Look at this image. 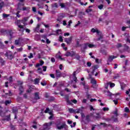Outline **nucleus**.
Instances as JSON below:
<instances>
[{"label": "nucleus", "instance_id": "f257e3e1", "mask_svg": "<svg viewBox=\"0 0 130 130\" xmlns=\"http://www.w3.org/2000/svg\"><path fill=\"white\" fill-rule=\"evenodd\" d=\"M5 56L6 57H7L8 59L10 60H12V59H14V57H15V55L13 54L11 51H7L5 54Z\"/></svg>", "mask_w": 130, "mask_h": 130}, {"label": "nucleus", "instance_id": "5fc2aeb1", "mask_svg": "<svg viewBox=\"0 0 130 130\" xmlns=\"http://www.w3.org/2000/svg\"><path fill=\"white\" fill-rule=\"evenodd\" d=\"M124 88H125V84H121V90H124Z\"/></svg>", "mask_w": 130, "mask_h": 130}, {"label": "nucleus", "instance_id": "338daca9", "mask_svg": "<svg viewBox=\"0 0 130 130\" xmlns=\"http://www.w3.org/2000/svg\"><path fill=\"white\" fill-rule=\"evenodd\" d=\"M51 62H55V59L53 57H52L51 58Z\"/></svg>", "mask_w": 130, "mask_h": 130}, {"label": "nucleus", "instance_id": "e433bc0d", "mask_svg": "<svg viewBox=\"0 0 130 130\" xmlns=\"http://www.w3.org/2000/svg\"><path fill=\"white\" fill-rule=\"evenodd\" d=\"M52 8H58V5L57 4V3H54L52 5Z\"/></svg>", "mask_w": 130, "mask_h": 130}, {"label": "nucleus", "instance_id": "dca6fc26", "mask_svg": "<svg viewBox=\"0 0 130 130\" xmlns=\"http://www.w3.org/2000/svg\"><path fill=\"white\" fill-rule=\"evenodd\" d=\"M18 28H20V29H18V31L19 32H24L25 28H24V26L22 25H17Z\"/></svg>", "mask_w": 130, "mask_h": 130}, {"label": "nucleus", "instance_id": "ea45409f", "mask_svg": "<svg viewBox=\"0 0 130 130\" xmlns=\"http://www.w3.org/2000/svg\"><path fill=\"white\" fill-rule=\"evenodd\" d=\"M29 9H30V7H23L22 10L23 11H29Z\"/></svg>", "mask_w": 130, "mask_h": 130}, {"label": "nucleus", "instance_id": "c03bdc74", "mask_svg": "<svg viewBox=\"0 0 130 130\" xmlns=\"http://www.w3.org/2000/svg\"><path fill=\"white\" fill-rule=\"evenodd\" d=\"M17 83H18V86H23V85H23V81H18Z\"/></svg>", "mask_w": 130, "mask_h": 130}, {"label": "nucleus", "instance_id": "473e14b6", "mask_svg": "<svg viewBox=\"0 0 130 130\" xmlns=\"http://www.w3.org/2000/svg\"><path fill=\"white\" fill-rule=\"evenodd\" d=\"M0 32L1 33H2V34H4V33H6L7 34V32H8V30H6L4 28H2L1 30H0Z\"/></svg>", "mask_w": 130, "mask_h": 130}, {"label": "nucleus", "instance_id": "9b49d317", "mask_svg": "<svg viewBox=\"0 0 130 130\" xmlns=\"http://www.w3.org/2000/svg\"><path fill=\"white\" fill-rule=\"evenodd\" d=\"M53 123H54V121H51L49 123H45L44 124V127L47 128V129H48V127L51 126Z\"/></svg>", "mask_w": 130, "mask_h": 130}, {"label": "nucleus", "instance_id": "2eb2a0df", "mask_svg": "<svg viewBox=\"0 0 130 130\" xmlns=\"http://www.w3.org/2000/svg\"><path fill=\"white\" fill-rule=\"evenodd\" d=\"M99 68V66L98 65H94L92 66V71L91 72V75H94V73H95V71L97 70Z\"/></svg>", "mask_w": 130, "mask_h": 130}, {"label": "nucleus", "instance_id": "a18cd8bd", "mask_svg": "<svg viewBox=\"0 0 130 130\" xmlns=\"http://www.w3.org/2000/svg\"><path fill=\"white\" fill-rule=\"evenodd\" d=\"M122 47V45L121 44V43H118L116 45L117 48H119Z\"/></svg>", "mask_w": 130, "mask_h": 130}, {"label": "nucleus", "instance_id": "aec40b11", "mask_svg": "<svg viewBox=\"0 0 130 130\" xmlns=\"http://www.w3.org/2000/svg\"><path fill=\"white\" fill-rule=\"evenodd\" d=\"M0 63H1L2 67L6 64V61L2 57H0Z\"/></svg>", "mask_w": 130, "mask_h": 130}, {"label": "nucleus", "instance_id": "4468645a", "mask_svg": "<svg viewBox=\"0 0 130 130\" xmlns=\"http://www.w3.org/2000/svg\"><path fill=\"white\" fill-rule=\"evenodd\" d=\"M68 125L66 124V122L62 123V125L60 126H57L58 129H62V128H67Z\"/></svg>", "mask_w": 130, "mask_h": 130}, {"label": "nucleus", "instance_id": "4be33fe9", "mask_svg": "<svg viewBox=\"0 0 130 130\" xmlns=\"http://www.w3.org/2000/svg\"><path fill=\"white\" fill-rule=\"evenodd\" d=\"M91 32H92V33H96V34H99V33H100V31L95 28H92L91 30Z\"/></svg>", "mask_w": 130, "mask_h": 130}, {"label": "nucleus", "instance_id": "de8ad7c7", "mask_svg": "<svg viewBox=\"0 0 130 130\" xmlns=\"http://www.w3.org/2000/svg\"><path fill=\"white\" fill-rule=\"evenodd\" d=\"M124 111L127 113H128V112H129V109H128L127 107H125L124 109Z\"/></svg>", "mask_w": 130, "mask_h": 130}, {"label": "nucleus", "instance_id": "f8f14e48", "mask_svg": "<svg viewBox=\"0 0 130 130\" xmlns=\"http://www.w3.org/2000/svg\"><path fill=\"white\" fill-rule=\"evenodd\" d=\"M66 56H74L75 55H76V53L74 51H72L71 52H67L66 54H65Z\"/></svg>", "mask_w": 130, "mask_h": 130}, {"label": "nucleus", "instance_id": "680f3d73", "mask_svg": "<svg viewBox=\"0 0 130 130\" xmlns=\"http://www.w3.org/2000/svg\"><path fill=\"white\" fill-rule=\"evenodd\" d=\"M41 85H42V86H46L47 83L46 82L44 81L43 82H41Z\"/></svg>", "mask_w": 130, "mask_h": 130}, {"label": "nucleus", "instance_id": "0e129e2a", "mask_svg": "<svg viewBox=\"0 0 130 130\" xmlns=\"http://www.w3.org/2000/svg\"><path fill=\"white\" fill-rule=\"evenodd\" d=\"M87 67H90L92 66V63H91V62H87Z\"/></svg>", "mask_w": 130, "mask_h": 130}, {"label": "nucleus", "instance_id": "5701e85b", "mask_svg": "<svg viewBox=\"0 0 130 130\" xmlns=\"http://www.w3.org/2000/svg\"><path fill=\"white\" fill-rule=\"evenodd\" d=\"M35 85H39V82H40V78H36L34 80Z\"/></svg>", "mask_w": 130, "mask_h": 130}, {"label": "nucleus", "instance_id": "2f4dec72", "mask_svg": "<svg viewBox=\"0 0 130 130\" xmlns=\"http://www.w3.org/2000/svg\"><path fill=\"white\" fill-rule=\"evenodd\" d=\"M96 116H94V118H96V119H98L99 118H101V116H100V114L99 113H96Z\"/></svg>", "mask_w": 130, "mask_h": 130}, {"label": "nucleus", "instance_id": "412c9836", "mask_svg": "<svg viewBox=\"0 0 130 130\" xmlns=\"http://www.w3.org/2000/svg\"><path fill=\"white\" fill-rule=\"evenodd\" d=\"M22 40L21 38H19L18 40H15V45H19L20 44V41Z\"/></svg>", "mask_w": 130, "mask_h": 130}, {"label": "nucleus", "instance_id": "ddd939ff", "mask_svg": "<svg viewBox=\"0 0 130 130\" xmlns=\"http://www.w3.org/2000/svg\"><path fill=\"white\" fill-rule=\"evenodd\" d=\"M25 4L24 3H19L18 4V5H17V10H19V11H22V9L23 8V7H24Z\"/></svg>", "mask_w": 130, "mask_h": 130}, {"label": "nucleus", "instance_id": "a19ab883", "mask_svg": "<svg viewBox=\"0 0 130 130\" xmlns=\"http://www.w3.org/2000/svg\"><path fill=\"white\" fill-rule=\"evenodd\" d=\"M98 8L99 9V10H102V9L104 8V5H103V4H101V5H99L98 6Z\"/></svg>", "mask_w": 130, "mask_h": 130}, {"label": "nucleus", "instance_id": "423d86ee", "mask_svg": "<svg viewBox=\"0 0 130 130\" xmlns=\"http://www.w3.org/2000/svg\"><path fill=\"white\" fill-rule=\"evenodd\" d=\"M65 17L66 15H64V14H60L57 19V22H58V23H60V22H61V21L62 20V19Z\"/></svg>", "mask_w": 130, "mask_h": 130}, {"label": "nucleus", "instance_id": "3c124183", "mask_svg": "<svg viewBox=\"0 0 130 130\" xmlns=\"http://www.w3.org/2000/svg\"><path fill=\"white\" fill-rule=\"evenodd\" d=\"M59 41H60V42H63V39H62V37H61V36H60L59 37Z\"/></svg>", "mask_w": 130, "mask_h": 130}, {"label": "nucleus", "instance_id": "393cba45", "mask_svg": "<svg viewBox=\"0 0 130 130\" xmlns=\"http://www.w3.org/2000/svg\"><path fill=\"white\" fill-rule=\"evenodd\" d=\"M0 48L1 49H5L6 48V46L4 45V43L2 41H0Z\"/></svg>", "mask_w": 130, "mask_h": 130}, {"label": "nucleus", "instance_id": "6ab92c4d", "mask_svg": "<svg viewBox=\"0 0 130 130\" xmlns=\"http://www.w3.org/2000/svg\"><path fill=\"white\" fill-rule=\"evenodd\" d=\"M76 71H74L73 75V80L74 82H75V83H77V81H78V78H77V76L76 75Z\"/></svg>", "mask_w": 130, "mask_h": 130}, {"label": "nucleus", "instance_id": "603ef678", "mask_svg": "<svg viewBox=\"0 0 130 130\" xmlns=\"http://www.w3.org/2000/svg\"><path fill=\"white\" fill-rule=\"evenodd\" d=\"M37 71H39V74H42V69H41V68H39Z\"/></svg>", "mask_w": 130, "mask_h": 130}, {"label": "nucleus", "instance_id": "c9c22d12", "mask_svg": "<svg viewBox=\"0 0 130 130\" xmlns=\"http://www.w3.org/2000/svg\"><path fill=\"white\" fill-rule=\"evenodd\" d=\"M66 102L68 103V104H69V105H72V102L70 101V100L69 99V98H66Z\"/></svg>", "mask_w": 130, "mask_h": 130}, {"label": "nucleus", "instance_id": "58836bf2", "mask_svg": "<svg viewBox=\"0 0 130 130\" xmlns=\"http://www.w3.org/2000/svg\"><path fill=\"white\" fill-rule=\"evenodd\" d=\"M80 46H82V45L80 44V41H77L76 47H80Z\"/></svg>", "mask_w": 130, "mask_h": 130}, {"label": "nucleus", "instance_id": "f03ea898", "mask_svg": "<svg viewBox=\"0 0 130 130\" xmlns=\"http://www.w3.org/2000/svg\"><path fill=\"white\" fill-rule=\"evenodd\" d=\"M81 51L82 53H85L86 52V49L88 48V43H84L81 45Z\"/></svg>", "mask_w": 130, "mask_h": 130}, {"label": "nucleus", "instance_id": "cd10ccee", "mask_svg": "<svg viewBox=\"0 0 130 130\" xmlns=\"http://www.w3.org/2000/svg\"><path fill=\"white\" fill-rule=\"evenodd\" d=\"M69 111L70 113H76V110H74L73 108H69Z\"/></svg>", "mask_w": 130, "mask_h": 130}, {"label": "nucleus", "instance_id": "7c9ffc66", "mask_svg": "<svg viewBox=\"0 0 130 130\" xmlns=\"http://www.w3.org/2000/svg\"><path fill=\"white\" fill-rule=\"evenodd\" d=\"M8 17H10V14H5V13L3 14V19H6V18H8Z\"/></svg>", "mask_w": 130, "mask_h": 130}, {"label": "nucleus", "instance_id": "79ce46f5", "mask_svg": "<svg viewBox=\"0 0 130 130\" xmlns=\"http://www.w3.org/2000/svg\"><path fill=\"white\" fill-rule=\"evenodd\" d=\"M119 75L118 74H115L113 76L114 79H118L119 78Z\"/></svg>", "mask_w": 130, "mask_h": 130}, {"label": "nucleus", "instance_id": "f3484780", "mask_svg": "<svg viewBox=\"0 0 130 130\" xmlns=\"http://www.w3.org/2000/svg\"><path fill=\"white\" fill-rule=\"evenodd\" d=\"M19 90L20 91L19 95H22V94H23V93L24 92V86H19Z\"/></svg>", "mask_w": 130, "mask_h": 130}, {"label": "nucleus", "instance_id": "864d4df0", "mask_svg": "<svg viewBox=\"0 0 130 130\" xmlns=\"http://www.w3.org/2000/svg\"><path fill=\"white\" fill-rule=\"evenodd\" d=\"M10 128L11 130H15L16 128L15 127V126H14V125L11 124L10 125Z\"/></svg>", "mask_w": 130, "mask_h": 130}, {"label": "nucleus", "instance_id": "69168bd1", "mask_svg": "<svg viewBox=\"0 0 130 130\" xmlns=\"http://www.w3.org/2000/svg\"><path fill=\"white\" fill-rule=\"evenodd\" d=\"M103 110H104V111H108V110H109V108L104 107V108H103Z\"/></svg>", "mask_w": 130, "mask_h": 130}, {"label": "nucleus", "instance_id": "4d7b16f0", "mask_svg": "<svg viewBox=\"0 0 130 130\" xmlns=\"http://www.w3.org/2000/svg\"><path fill=\"white\" fill-rule=\"evenodd\" d=\"M16 16L18 17V18H20L21 16L20 15V11H18L16 13Z\"/></svg>", "mask_w": 130, "mask_h": 130}, {"label": "nucleus", "instance_id": "09e8293b", "mask_svg": "<svg viewBox=\"0 0 130 130\" xmlns=\"http://www.w3.org/2000/svg\"><path fill=\"white\" fill-rule=\"evenodd\" d=\"M29 19V17H24L22 20H23L24 22L26 23L27 21Z\"/></svg>", "mask_w": 130, "mask_h": 130}, {"label": "nucleus", "instance_id": "1a4fd4ad", "mask_svg": "<svg viewBox=\"0 0 130 130\" xmlns=\"http://www.w3.org/2000/svg\"><path fill=\"white\" fill-rule=\"evenodd\" d=\"M114 58H117V56L114 55L109 56L107 60V62H111V61H112Z\"/></svg>", "mask_w": 130, "mask_h": 130}, {"label": "nucleus", "instance_id": "7ed1b4c3", "mask_svg": "<svg viewBox=\"0 0 130 130\" xmlns=\"http://www.w3.org/2000/svg\"><path fill=\"white\" fill-rule=\"evenodd\" d=\"M16 33V30L14 29L7 30V34L9 35L11 38H13V35Z\"/></svg>", "mask_w": 130, "mask_h": 130}, {"label": "nucleus", "instance_id": "8fccbe9b", "mask_svg": "<svg viewBox=\"0 0 130 130\" xmlns=\"http://www.w3.org/2000/svg\"><path fill=\"white\" fill-rule=\"evenodd\" d=\"M60 6L61 7V9H63V8H66V5L63 3L60 4Z\"/></svg>", "mask_w": 130, "mask_h": 130}, {"label": "nucleus", "instance_id": "bb28decb", "mask_svg": "<svg viewBox=\"0 0 130 130\" xmlns=\"http://www.w3.org/2000/svg\"><path fill=\"white\" fill-rule=\"evenodd\" d=\"M20 22L22 23V24H23L24 25H25L26 23L25 22V21H24L23 19L22 20H17V25H19V24H20Z\"/></svg>", "mask_w": 130, "mask_h": 130}, {"label": "nucleus", "instance_id": "13d9d810", "mask_svg": "<svg viewBox=\"0 0 130 130\" xmlns=\"http://www.w3.org/2000/svg\"><path fill=\"white\" fill-rule=\"evenodd\" d=\"M17 51L18 52H21V51H23V48H17Z\"/></svg>", "mask_w": 130, "mask_h": 130}, {"label": "nucleus", "instance_id": "6e6d98bb", "mask_svg": "<svg viewBox=\"0 0 130 130\" xmlns=\"http://www.w3.org/2000/svg\"><path fill=\"white\" fill-rule=\"evenodd\" d=\"M28 58H33V53H30L29 56H28Z\"/></svg>", "mask_w": 130, "mask_h": 130}, {"label": "nucleus", "instance_id": "a878e982", "mask_svg": "<svg viewBox=\"0 0 130 130\" xmlns=\"http://www.w3.org/2000/svg\"><path fill=\"white\" fill-rule=\"evenodd\" d=\"M12 103V100H6L5 102V104L7 106L9 105V104H11Z\"/></svg>", "mask_w": 130, "mask_h": 130}, {"label": "nucleus", "instance_id": "c85d7f7f", "mask_svg": "<svg viewBox=\"0 0 130 130\" xmlns=\"http://www.w3.org/2000/svg\"><path fill=\"white\" fill-rule=\"evenodd\" d=\"M55 99L53 96H49V99L48 100V101L49 102H51V101H54V100Z\"/></svg>", "mask_w": 130, "mask_h": 130}, {"label": "nucleus", "instance_id": "b1692460", "mask_svg": "<svg viewBox=\"0 0 130 130\" xmlns=\"http://www.w3.org/2000/svg\"><path fill=\"white\" fill-rule=\"evenodd\" d=\"M0 116H2V117H5V116H6V112H4L3 110H0Z\"/></svg>", "mask_w": 130, "mask_h": 130}, {"label": "nucleus", "instance_id": "20e7f679", "mask_svg": "<svg viewBox=\"0 0 130 130\" xmlns=\"http://www.w3.org/2000/svg\"><path fill=\"white\" fill-rule=\"evenodd\" d=\"M72 40H73V37L64 39V42H66V43L69 45L72 43Z\"/></svg>", "mask_w": 130, "mask_h": 130}, {"label": "nucleus", "instance_id": "39448f33", "mask_svg": "<svg viewBox=\"0 0 130 130\" xmlns=\"http://www.w3.org/2000/svg\"><path fill=\"white\" fill-rule=\"evenodd\" d=\"M5 118L1 119V121H10L11 120V115L9 114L8 116H5Z\"/></svg>", "mask_w": 130, "mask_h": 130}, {"label": "nucleus", "instance_id": "9d476101", "mask_svg": "<svg viewBox=\"0 0 130 130\" xmlns=\"http://www.w3.org/2000/svg\"><path fill=\"white\" fill-rule=\"evenodd\" d=\"M90 83L92 84V86H94L93 88H95V87H96V85L97 84V81H96L94 78L90 77Z\"/></svg>", "mask_w": 130, "mask_h": 130}, {"label": "nucleus", "instance_id": "a211bd4d", "mask_svg": "<svg viewBox=\"0 0 130 130\" xmlns=\"http://www.w3.org/2000/svg\"><path fill=\"white\" fill-rule=\"evenodd\" d=\"M44 64V61L41 60L40 61V63H38L36 65V68H39V67H40V66H43Z\"/></svg>", "mask_w": 130, "mask_h": 130}, {"label": "nucleus", "instance_id": "49530a36", "mask_svg": "<svg viewBox=\"0 0 130 130\" xmlns=\"http://www.w3.org/2000/svg\"><path fill=\"white\" fill-rule=\"evenodd\" d=\"M39 28H40V24H38L36 27L35 28V30L37 31V30H39Z\"/></svg>", "mask_w": 130, "mask_h": 130}, {"label": "nucleus", "instance_id": "37998d69", "mask_svg": "<svg viewBox=\"0 0 130 130\" xmlns=\"http://www.w3.org/2000/svg\"><path fill=\"white\" fill-rule=\"evenodd\" d=\"M75 58L77 60H80V58H81V56L79 54H76L75 55Z\"/></svg>", "mask_w": 130, "mask_h": 130}, {"label": "nucleus", "instance_id": "4c0bfd02", "mask_svg": "<svg viewBox=\"0 0 130 130\" xmlns=\"http://www.w3.org/2000/svg\"><path fill=\"white\" fill-rule=\"evenodd\" d=\"M112 119H113L114 122H117V121H118V119H117V118L114 117V116H113L112 117Z\"/></svg>", "mask_w": 130, "mask_h": 130}, {"label": "nucleus", "instance_id": "72a5a7b5", "mask_svg": "<svg viewBox=\"0 0 130 130\" xmlns=\"http://www.w3.org/2000/svg\"><path fill=\"white\" fill-rule=\"evenodd\" d=\"M88 47H89V48H93V47H96V45L89 43H88Z\"/></svg>", "mask_w": 130, "mask_h": 130}, {"label": "nucleus", "instance_id": "bf43d9fd", "mask_svg": "<svg viewBox=\"0 0 130 130\" xmlns=\"http://www.w3.org/2000/svg\"><path fill=\"white\" fill-rule=\"evenodd\" d=\"M50 111V110L49 108H47L46 110H45V113H48V112H49Z\"/></svg>", "mask_w": 130, "mask_h": 130}, {"label": "nucleus", "instance_id": "0eeeda50", "mask_svg": "<svg viewBox=\"0 0 130 130\" xmlns=\"http://www.w3.org/2000/svg\"><path fill=\"white\" fill-rule=\"evenodd\" d=\"M40 94V92H35L34 94V99L35 100H40V96H39Z\"/></svg>", "mask_w": 130, "mask_h": 130}, {"label": "nucleus", "instance_id": "e2e57ef3", "mask_svg": "<svg viewBox=\"0 0 130 130\" xmlns=\"http://www.w3.org/2000/svg\"><path fill=\"white\" fill-rule=\"evenodd\" d=\"M47 69V67L43 66V72H46V69Z\"/></svg>", "mask_w": 130, "mask_h": 130}, {"label": "nucleus", "instance_id": "052dcab7", "mask_svg": "<svg viewBox=\"0 0 130 130\" xmlns=\"http://www.w3.org/2000/svg\"><path fill=\"white\" fill-rule=\"evenodd\" d=\"M56 34H60L61 33V30L60 29H57L56 31Z\"/></svg>", "mask_w": 130, "mask_h": 130}, {"label": "nucleus", "instance_id": "6e6552de", "mask_svg": "<svg viewBox=\"0 0 130 130\" xmlns=\"http://www.w3.org/2000/svg\"><path fill=\"white\" fill-rule=\"evenodd\" d=\"M62 77L61 72L59 70H56V79H59Z\"/></svg>", "mask_w": 130, "mask_h": 130}, {"label": "nucleus", "instance_id": "c756f323", "mask_svg": "<svg viewBox=\"0 0 130 130\" xmlns=\"http://www.w3.org/2000/svg\"><path fill=\"white\" fill-rule=\"evenodd\" d=\"M76 110V113H81V112H83V110H82V109L79 108V109H77Z\"/></svg>", "mask_w": 130, "mask_h": 130}, {"label": "nucleus", "instance_id": "f704fd0d", "mask_svg": "<svg viewBox=\"0 0 130 130\" xmlns=\"http://www.w3.org/2000/svg\"><path fill=\"white\" fill-rule=\"evenodd\" d=\"M85 120L88 122H90V121H91V120H90V116L89 115H86Z\"/></svg>", "mask_w": 130, "mask_h": 130}, {"label": "nucleus", "instance_id": "774afa93", "mask_svg": "<svg viewBox=\"0 0 130 130\" xmlns=\"http://www.w3.org/2000/svg\"><path fill=\"white\" fill-rule=\"evenodd\" d=\"M45 98H49V97H50V96H49V95H48V93H46V94H45Z\"/></svg>", "mask_w": 130, "mask_h": 130}]
</instances>
